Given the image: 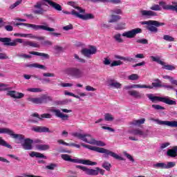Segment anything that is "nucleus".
<instances>
[{
    "instance_id": "1",
    "label": "nucleus",
    "mask_w": 177,
    "mask_h": 177,
    "mask_svg": "<svg viewBox=\"0 0 177 177\" xmlns=\"http://www.w3.org/2000/svg\"><path fill=\"white\" fill-rule=\"evenodd\" d=\"M0 133H6L13 139H19V140H24L21 146L24 150H32V143L34 140L30 138H25L23 134H16L13 130L8 128H0Z\"/></svg>"
},
{
    "instance_id": "2",
    "label": "nucleus",
    "mask_w": 177,
    "mask_h": 177,
    "mask_svg": "<svg viewBox=\"0 0 177 177\" xmlns=\"http://www.w3.org/2000/svg\"><path fill=\"white\" fill-rule=\"evenodd\" d=\"M0 42H3L4 46H17V44H22L23 46H31L32 48H39L38 43L30 41H23V39H15L10 37H0Z\"/></svg>"
},
{
    "instance_id": "3",
    "label": "nucleus",
    "mask_w": 177,
    "mask_h": 177,
    "mask_svg": "<svg viewBox=\"0 0 177 177\" xmlns=\"http://www.w3.org/2000/svg\"><path fill=\"white\" fill-rule=\"evenodd\" d=\"M73 136L75 138H77L82 142H85L86 143H88L89 145H96V146L104 147L106 146V144L100 140H96L95 138H92L91 134H82L81 133H74Z\"/></svg>"
},
{
    "instance_id": "4",
    "label": "nucleus",
    "mask_w": 177,
    "mask_h": 177,
    "mask_svg": "<svg viewBox=\"0 0 177 177\" xmlns=\"http://www.w3.org/2000/svg\"><path fill=\"white\" fill-rule=\"evenodd\" d=\"M147 97L152 103H158V102H162V103H165V104H169V106H176V101L169 99V97H160L156 96L153 94H147Z\"/></svg>"
},
{
    "instance_id": "5",
    "label": "nucleus",
    "mask_w": 177,
    "mask_h": 177,
    "mask_svg": "<svg viewBox=\"0 0 177 177\" xmlns=\"http://www.w3.org/2000/svg\"><path fill=\"white\" fill-rule=\"evenodd\" d=\"M76 168L82 169V171H84V172H85L86 175H90L91 176H97L99 174L103 176L106 172L104 169H100V167H95V169H89L85 166L76 165Z\"/></svg>"
},
{
    "instance_id": "6",
    "label": "nucleus",
    "mask_w": 177,
    "mask_h": 177,
    "mask_svg": "<svg viewBox=\"0 0 177 177\" xmlns=\"http://www.w3.org/2000/svg\"><path fill=\"white\" fill-rule=\"evenodd\" d=\"M66 74L72 78H76L77 80L84 77L85 73L81 68L77 67H70L66 69Z\"/></svg>"
},
{
    "instance_id": "7",
    "label": "nucleus",
    "mask_w": 177,
    "mask_h": 177,
    "mask_svg": "<svg viewBox=\"0 0 177 177\" xmlns=\"http://www.w3.org/2000/svg\"><path fill=\"white\" fill-rule=\"evenodd\" d=\"M142 24L147 25V30L151 31V32H158V28H157V27L165 26V23L154 20L142 21Z\"/></svg>"
},
{
    "instance_id": "8",
    "label": "nucleus",
    "mask_w": 177,
    "mask_h": 177,
    "mask_svg": "<svg viewBox=\"0 0 177 177\" xmlns=\"http://www.w3.org/2000/svg\"><path fill=\"white\" fill-rule=\"evenodd\" d=\"M62 160L64 161H68L69 162H74L76 164H83L84 165H97V162H92L89 160H84V159H73L70 157V156H62Z\"/></svg>"
},
{
    "instance_id": "9",
    "label": "nucleus",
    "mask_w": 177,
    "mask_h": 177,
    "mask_svg": "<svg viewBox=\"0 0 177 177\" xmlns=\"http://www.w3.org/2000/svg\"><path fill=\"white\" fill-rule=\"evenodd\" d=\"M81 146L85 147L86 149H88V150H92L93 151H97V153H102V154H106V156H118L117 153L104 148L93 147L92 145H88L84 143H82Z\"/></svg>"
},
{
    "instance_id": "10",
    "label": "nucleus",
    "mask_w": 177,
    "mask_h": 177,
    "mask_svg": "<svg viewBox=\"0 0 177 177\" xmlns=\"http://www.w3.org/2000/svg\"><path fill=\"white\" fill-rule=\"evenodd\" d=\"M28 102H32V103H34L35 104H46L48 103V102H53V98L50 95H43L40 97H36V98H28Z\"/></svg>"
},
{
    "instance_id": "11",
    "label": "nucleus",
    "mask_w": 177,
    "mask_h": 177,
    "mask_svg": "<svg viewBox=\"0 0 177 177\" xmlns=\"http://www.w3.org/2000/svg\"><path fill=\"white\" fill-rule=\"evenodd\" d=\"M26 27L32 28V30H35V31H38V30H44V31H49L50 32H53V31H55V28L44 25L26 24Z\"/></svg>"
},
{
    "instance_id": "12",
    "label": "nucleus",
    "mask_w": 177,
    "mask_h": 177,
    "mask_svg": "<svg viewBox=\"0 0 177 177\" xmlns=\"http://www.w3.org/2000/svg\"><path fill=\"white\" fill-rule=\"evenodd\" d=\"M151 59L152 62H156L158 64L163 66L162 68H165V70L173 71V70H175L176 68L174 65H169V64L165 65V62L161 61L159 57L151 56Z\"/></svg>"
},
{
    "instance_id": "13",
    "label": "nucleus",
    "mask_w": 177,
    "mask_h": 177,
    "mask_svg": "<svg viewBox=\"0 0 177 177\" xmlns=\"http://www.w3.org/2000/svg\"><path fill=\"white\" fill-rule=\"evenodd\" d=\"M96 52H97V49L93 46H91L90 48H83L81 50L82 55L88 59H91V55H95Z\"/></svg>"
},
{
    "instance_id": "14",
    "label": "nucleus",
    "mask_w": 177,
    "mask_h": 177,
    "mask_svg": "<svg viewBox=\"0 0 177 177\" xmlns=\"http://www.w3.org/2000/svg\"><path fill=\"white\" fill-rule=\"evenodd\" d=\"M140 32H142V29L137 28L131 30L123 32L122 34V36L125 37L126 38H135V37H136V35L140 34Z\"/></svg>"
},
{
    "instance_id": "15",
    "label": "nucleus",
    "mask_w": 177,
    "mask_h": 177,
    "mask_svg": "<svg viewBox=\"0 0 177 177\" xmlns=\"http://www.w3.org/2000/svg\"><path fill=\"white\" fill-rule=\"evenodd\" d=\"M155 121L158 125H165L166 127H170V128H177V121H164L158 119L155 120Z\"/></svg>"
},
{
    "instance_id": "16",
    "label": "nucleus",
    "mask_w": 177,
    "mask_h": 177,
    "mask_svg": "<svg viewBox=\"0 0 177 177\" xmlns=\"http://www.w3.org/2000/svg\"><path fill=\"white\" fill-rule=\"evenodd\" d=\"M51 113H54L55 115V117H57L58 118H61L62 121H68V115L62 113L60 110L59 109H50Z\"/></svg>"
},
{
    "instance_id": "17",
    "label": "nucleus",
    "mask_w": 177,
    "mask_h": 177,
    "mask_svg": "<svg viewBox=\"0 0 177 177\" xmlns=\"http://www.w3.org/2000/svg\"><path fill=\"white\" fill-rule=\"evenodd\" d=\"M31 131L37 132V133H50V130H49V128L46 127L35 126L31 128Z\"/></svg>"
},
{
    "instance_id": "18",
    "label": "nucleus",
    "mask_w": 177,
    "mask_h": 177,
    "mask_svg": "<svg viewBox=\"0 0 177 177\" xmlns=\"http://www.w3.org/2000/svg\"><path fill=\"white\" fill-rule=\"evenodd\" d=\"M159 5L162 7L164 10H172V12H177V3L175 6H172L167 4L165 1H160Z\"/></svg>"
},
{
    "instance_id": "19",
    "label": "nucleus",
    "mask_w": 177,
    "mask_h": 177,
    "mask_svg": "<svg viewBox=\"0 0 177 177\" xmlns=\"http://www.w3.org/2000/svg\"><path fill=\"white\" fill-rule=\"evenodd\" d=\"M81 12H73V15H75L76 17L78 19H82V20H91V19H95V16L93 14L88 13L86 15L80 14Z\"/></svg>"
},
{
    "instance_id": "20",
    "label": "nucleus",
    "mask_w": 177,
    "mask_h": 177,
    "mask_svg": "<svg viewBox=\"0 0 177 177\" xmlns=\"http://www.w3.org/2000/svg\"><path fill=\"white\" fill-rule=\"evenodd\" d=\"M140 14L142 17H147V19H150V17L157 16V12L152 10H142L140 11Z\"/></svg>"
},
{
    "instance_id": "21",
    "label": "nucleus",
    "mask_w": 177,
    "mask_h": 177,
    "mask_svg": "<svg viewBox=\"0 0 177 177\" xmlns=\"http://www.w3.org/2000/svg\"><path fill=\"white\" fill-rule=\"evenodd\" d=\"M162 82L159 79H155L151 86L146 85L145 88L153 89L154 88H162Z\"/></svg>"
},
{
    "instance_id": "22",
    "label": "nucleus",
    "mask_w": 177,
    "mask_h": 177,
    "mask_svg": "<svg viewBox=\"0 0 177 177\" xmlns=\"http://www.w3.org/2000/svg\"><path fill=\"white\" fill-rule=\"evenodd\" d=\"M7 95L13 97V99H22V97H24L23 93H18L16 91H9Z\"/></svg>"
},
{
    "instance_id": "23",
    "label": "nucleus",
    "mask_w": 177,
    "mask_h": 177,
    "mask_svg": "<svg viewBox=\"0 0 177 177\" xmlns=\"http://www.w3.org/2000/svg\"><path fill=\"white\" fill-rule=\"evenodd\" d=\"M35 9H39V10H33V13L35 15H44L45 12V10L42 8V3L40 2H37L36 5L34 6Z\"/></svg>"
},
{
    "instance_id": "24",
    "label": "nucleus",
    "mask_w": 177,
    "mask_h": 177,
    "mask_svg": "<svg viewBox=\"0 0 177 177\" xmlns=\"http://www.w3.org/2000/svg\"><path fill=\"white\" fill-rule=\"evenodd\" d=\"M44 2H47L50 6H52L53 9L57 10L58 12H62V6L57 3H55L50 0H43Z\"/></svg>"
},
{
    "instance_id": "25",
    "label": "nucleus",
    "mask_w": 177,
    "mask_h": 177,
    "mask_svg": "<svg viewBox=\"0 0 177 177\" xmlns=\"http://www.w3.org/2000/svg\"><path fill=\"white\" fill-rule=\"evenodd\" d=\"M25 67H29V68H39L40 70H46V66L39 64H26Z\"/></svg>"
},
{
    "instance_id": "26",
    "label": "nucleus",
    "mask_w": 177,
    "mask_h": 177,
    "mask_svg": "<svg viewBox=\"0 0 177 177\" xmlns=\"http://www.w3.org/2000/svg\"><path fill=\"white\" fill-rule=\"evenodd\" d=\"M32 117H35L38 118V120H44V118H52V115L50 113H44L39 115L38 113H32L31 115Z\"/></svg>"
},
{
    "instance_id": "27",
    "label": "nucleus",
    "mask_w": 177,
    "mask_h": 177,
    "mask_svg": "<svg viewBox=\"0 0 177 177\" xmlns=\"http://www.w3.org/2000/svg\"><path fill=\"white\" fill-rule=\"evenodd\" d=\"M132 135H136L138 136H143V138H147V134L145 133L143 131L139 129H136L133 130H131L130 132Z\"/></svg>"
},
{
    "instance_id": "28",
    "label": "nucleus",
    "mask_w": 177,
    "mask_h": 177,
    "mask_svg": "<svg viewBox=\"0 0 177 177\" xmlns=\"http://www.w3.org/2000/svg\"><path fill=\"white\" fill-rule=\"evenodd\" d=\"M145 121H146V119L145 118L133 120L132 122H130V125L131 127H140V125H142V124L145 122Z\"/></svg>"
},
{
    "instance_id": "29",
    "label": "nucleus",
    "mask_w": 177,
    "mask_h": 177,
    "mask_svg": "<svg viewBox=\"0 0 177 177\" xmlns=\"http://www.w3.org/2000/svg\"><path fill=\"white\" fill-rule=\"evenodd\" d=\"M68 5H70L71 6H73L74 9H76L77 11H76L77 13H82V15H85V10L82 9L80 6H75L74 1H69L68 2Z\"/></svg>"
},
{
    "instance_id": "30",
    "label": "nucleus",
    "mask_w": 177,
    "mask_h": 177,
    "mask_svg": "<svg viewBox=\"0 0 177 177\" xmlns=\"http://www.w3.org/2000/svg\"><path fill=\"white\" fill-rule=\"evenodd\" d=\"M109 86H110V88H115V89H121V84L120 82H115L113 80L109 81Z\"/></svg>"
},
{
    "instance_id": "31",
    "label": "nucleus",
    "mask_w": 177,
    "mask_h": 177,
    "mask_svg": "<svg viewBox=\"0 0 177 177\" xmlns=\"http://www.w3.org/2000/svg\"><path fill=\"white\" fill-rule=\"evenodd\" d=\"M128 93L129 95H130V96H133V97H136V99H142V97H143V95L139 93V91H129Z\"/></svg>"
},
{
    "instance_id": "32",
    "label": "nucleus",
    "mask_w": 177,
    "mask_h": 177,
    "mask_svg": "<svg viewBox=\"0 0 177 177\" xmlns=\"http://www.w3.org/2000/svg\"><path fill=\"white\" fill-rule=\"evenodd\" d=\"M30 55H34L35 56H40L41 57H44V59H49V54L44 53H38L35 51L29 52Z\"/></svg>"
},
{
    "instance_id": "33",
    "label": "nucleus",
    "mask_w": 177,
    "mask_h": 177,
    "mask_svg": "<svg viewBox=\"0 0 177 177\" xmlns=\"http://www.w3.org/2000/svg\"><path fill=\"white\" fill-rule=\"evenodd\" d=\"M115 59H119L120 60H123L124 62H135V59L131 57H122L120 55H115Z\"/></svg>"
},
{
    "instance_id": "34",
    "label": "nucleus",
    "mask_w": 177,
    "mask_h": 177,
    "mask_svg": "<svg viewBox=\"0 0 177 177\" xmlns=\"http://www.w3.org/2000/svg\"><path fill=\"white\" fill-rule=\"evenodd\" d=\"M120 20H121V16L112 14L108 23H117V21H120Z\"/></svg>"
},
{
    "instance_id": "35",
    "label": "nucleus",
    "mask_w": 177,
    "mask_h": 177,
    "mask_svg": "<svg viewBox=\"0 0 177 177\" xmlns=\"http://www.w3.org/2000/svg\"><path fill=\"white\" fill-rule=\"evenodd\" d=\"M111 167V164L107 161H104L102 164V167L104 168V169H106L108 172H110Z\"/></svg>"
},
{
    "instance_id": "36",
    "label": "nucleus",
    "mask_w": 177,
    "mask_h": 177,
    "mask_svg": "<svg viewBox=\"0 0 177 177\" xmlns=\"http://www.w3.org/2000/svg\"><path fill=\"white\" fill-rule=\"evenodd\" d=\"M0 146H3L4 147H6L7 149H13L12 145L10 144L7 143L5 140L2 139V138L0 137Z\"/></svg>"
},
{
    "instance_id": "37",
    "label": "nucleus",
    "mask_w": 177,
    "mask_h": 177,
    "mask_svg": "<svg viewBox=\"0 0 177 177\" xmlns=\"http://www.w3.org/2000/svg\"><path fill=\"white\" fill-rule=\"evenodd\" d=\"M36 149L37 150H41V151H45V150H49L50 149V147L48 145H39L36 146Z\"/></svg>"
},
{
    "instance_id": "38",
    "label": "nucleus",
    "mask_w": 177,
    "mask_h": 177,
    "mask_svg": "<svg viewBox=\"0 0 177 177\" xmlns=\"http://www.w3.org/2000/svg\"><path fill=\"white\" fill-rule=\"evenodd\" d=\"M114 28L115 30H125V23L124 22L118 23L114 26Z\"/></svg>"
},
{
    "instance_id": "39",
    "label": "nucleus",
    "mask_w": 177,
    "mask_h": 177,
    "mask_svg": "<svg viewBox=\"0 0 177 177\" xmlns=\"http://www.w3.org/2000/svg\"><path fill=\"white\" fill-rule=\"evenodd\" d=\"M35 157L39 164H45L44 160H46V156H35Z\"/></svg>"
},
{
    "instance_id": "40",
    "label": "nucleus",
    "mask_w": 177,
    "mask_h": 177,
    "mask_svg": "<svg viewBox=\"0 0 177 177\" xmlns=\"http://www.w3.org/2000/svg\"><path fill=\"white\" fill-rule=\"evenodd\" d=\"M113 39L116 42H118L119 44H122V42H124V39L121 38V35L120 33H118L113 36Z\"/></svg>"
},
{
    "instance_id": "41",
    "label": "nucleus",
    "mask_w": 177,
    "mask_h": 177,
    "mask_svg": "<svg viewBox=\"0 0 177 177\" xmlns=\"http://www.w3.org/2000/svg\"><path fill=\"white\" fill-rule=\"evenodd\" d=\"M151 107L152 109H154V110H156L157 111L165 110V107L158 104H152Z\"/></svg>"
},
{
    "instance_id": "42",
    "label": "nucleus",
    "mask_w": 177,
    "mask_h": 177,
    "mask_svg": "<svg viewBox=\"0 0 177 177\" xmlns=\"http://www.w3.org/2000/svg\"><path fill=\"white\" fill-rule=\"evenodd\" d=\"M104 120L105 121H114V117L112 116L111 113H105L104 114Z\"/></svg>"
},
{
    "instance_id": "43",
    "label": "nucleus",
    "mask_w": 177,
    "mask_h": 177,
    "mask_svg": "<svg viewBox=\"0 0 177 177\" xmlns=\"http://www.w3.org/2000/svg\"><path fill=\"white\" fill-rule=\"evenodd\" d=\"M150 10L153 12V10L156 12H158L161 10V7L158 4H153L152 6L150 7Z\"/></svg>"
},
{
    "instance_id": "44",
    "label": "nucleus",
    "mask_w": 177,
    "mask_h": 177,
    "mask_svg": "<svg viewBox=\"0 0 177 177\" xmlns=\"http://www.w3.org/2000/svg\"><path fill=\"white\" fill-rule=\"evenodd\" d=\"M163 39H165V41H167L168 42H174V41H175V38L168 35H165L163 36Z\"/></svg>"
},
{
    "instance_id": "45",
    "label": "nucleus",
    "mask_w": 177,
    "mask_h": 177,
    "mask_svg": "<svg viewBox=\"0 0 177 177\" xmlns=\"http://www.w3.org/2000/svg\"><path fill=\"white\" fill-rule=\"evenodd\" d=\"M176 165L175 162H168L167 164H165V169H169V168H174Z\"/></svg>"
},
{
    "instance_id": "46",
    "label": "nucleus",
    "mask_w": 177,
    "mask_h": 177,
    "mask_svg": "<svg viewBox=\"0 0 177 177\" xmlns=\"http://www.w3.org/2000/svg\"><path fill=\"white\" fill-rule=\"evenodd\" d=\"M111 13L112 15H122V10L120 8H116L113 10H111Z\"/></svg>"
},
{
    "instance_id": "47",
    "label": "nucleus",
    "mask_w": 177,
    "mask_h": 177,
    "mask_svg": "<svg viewBox=\"0 0 177 177\" xmlns=\"http://www.w3.org/2000/svg\"><path fill=\"white\" fill-rule=\"evenodd\" d=\"M154 168H161V169H165V163L160 162L153 165Z\"/></svg>"
},
{
    "instance_id": "48",
    "label": "nucleus",
    "mask_w": 177,
    "mask_h": 177,
    "mask_svg": "<svg viewBox=\"0 0 177 177\" xmlns=\"http://www.w3.org/2000/svg\"><path fill=\"white\" fill-rule=\"evenodd\" d=\"M122 64H124V62L118 60V61H113L111 64V67H115V66H121Z\"/></svg>"
},
{
    "instance_id": "49",
    "label": "nucleus",
    "mask_w": 177,
    "mask_h": 177,
    "mask_svg": "<svg viewBox=\"0 0 177 177\" xmlns=\"http://www.w3.org/2000/svg\"><path fill=\"white\" fill-rule=\"evenodd\" d=\"M129 80L131 81H136L137 80H139V75H138V74H132L129 76Z\"/></svg>"
},
{
    "instance_id": "50",
    "label": "nucleus",
    "mask_w": 177,
    "mask_h": 177,
    "mask_svg": "<svg viewBox=\"0 0 177 177\" xmlns=\"http://www.w3.org/2000/svg\"><path fill=\"white\" fill-rule=\"evenodd\" d=\"M28 92H33L35 93H37L38 92H42V89L39 88H28Z\"/></svg>"
},
{
    "instance_id": "51",
    "label": "nucleus",
    "mask_w": 177,
    "mask_h": 177,
    "mask_svg": "<svg viewBox=\"0 0 177 177\" xmlns=\"http://www.w3.org/2000/svg\"><path fill=\"white\" fill-rule=\"evenodd\" d=\"M137 44H142V45H147L149 41L147 39H138L136 41Z\"/></svg>"
},
{
    "instance_id": "52",
    "label": "nucleus",
    "mask_w": 177,
    "mask_h": 177,
    "mask_svg": "<svg viewBox=\"0 0 177 177\" xmlns=\"http://www.w3.org/2000/svg\"><path fill=\"white\" fill-rule=\"evenodd\" d=\"M57 153H68V154H71V151H67L64 149L63 147L58 148L57 149Z\"/></svg>"
},
{
    "instance_id": "53",
    "label": "nucleus",
    "mask_w": 177,
    "mask_h": 177,
    "mask_svg": "<svg viewBox=\"0 0 177 177\" xmlns=\"http://www.w3.org/2000/svg\"><path fill=\"white\" fill-rule=\"evenodd\" d=\"M21 1L22 0H17L15 3L10 6V9H15V8H17V6H19V5L21 3Z\"/></svg>"
},
{
    "instance_id": "54",
    "label": "nucleus",
    "mask_w": 177,
    "mask_h": 177,
    "mask_svg": "<svg viewBox=\"0 0 177 177\" xmlns=\"http://www.w3.org/2000/svg\"><path fill=\"white\" fill-rule=\"evenodd\" d=\"M135 88H146V84H132L131 89Z\"/></svg>"
},
{
    "instance_id": "55",
    "label": "nucleus",
    "mask_w": 177,
    "mask_h": 177,
    "mask_svg": "<svg viewBox=\"0 0 177 177\" xmlns=\"http://www.w3.org/2000/svg\"><path fill=\"white\" fill-rule=\"evenodd\" d=\"M54 49L56 53H60V52H63V47L59 46H55Z\"/></svg>"
},
{
    "instance_id": "56",
    "label": "nucleus",
    "mask_w": 177,
    "mask_h": 177,
    "mask_svg": "<svg viewBox=\"0 0 177 177\" xmlns=\"http://www.w3.org/2000/svg\"><path fill=\"white\" fill-rule=\"evenodd\" d=\"M74 57H75V59H77V60H78V62H80V63H86V61L84 59L80 58L78 55L75 54Z\"/></svg>"
},
{
    "instance_id": "57",
    "label": "nucleus",
    "mask_w": 177,
    "mask_h": 177,
    "mask_svg": "<svg viewBox=\"0 0 177 177\" xmlns=\"http://www.w3.org/2000/svg\"><path fill=\"white\" fill-rule=\"evenodd\" d=\"M62 28L64 31H68L69 30H73L74 27L73 26V24H69L66 26H64Z\"/></svg>"
},
{
    "instance_id": "58",
    "label": "nucleus",
    "mask_w": 177,
    "mask_h": 177,
    "mask_svg": "<svg viewBox=\"0 0 177 177\" xmlns=\"http://www.w3.org/2000/svg\"><path fill=\"white\" fill-rule=\"evenodd\" d=\"M41 45H44V46H52L53 43H52V41H50L49 40H46V41L41 42Z\"/></svg>"
},
{
    "instance_id": "59",
    "label": "nucleus",
    "mask_w": 177,
    "mask_h": 177,
    "mask_svg": "<svg viewBox=\"0 0 177 177\" xmlns=\"http://www.w3.org/2000/svg\"><path fill=\"white\" fill-rule=\"evenodd\" d=\"M59 86H62V88H67L68 86H73V84L71 83H62L58 84Z\"/></svg>"
},
{
    "instance_id": "60",
    "label": "nucleus",
    "mask_w": 177,
    "mask_h": 177,
    "mask_svg": "<svg viewBox=\"0 0 177 177\" xmlns=\"http://www.w3.org/2000/svg\"><path fill=\"white\" fill-rule=\"evenodd\" d=\"M56 167H57V165H56V164L51 163V164L47 165L46 168H47V169L53 170V169H55V168H56Z\"/></svg>"
},
{
    "instance_id": "61",
    "label": "nucleus",
    "mask_w": 177,
    "mask_h": 177,
    "mask_svg": "<svg viewBox=\"0 0 177 177\" xmlns=\"http://www.w3.org/2000/svg\"><path fill=\"white\" fill-rule=\"evenodd\" d=\"M86 91H87L88 92H95V91H96V88L91 86H86L85 87Z\"/></svg>"
},
{
    "instance_id": "62",
    "label": "nucleus",
    "mask_w": 177,
    "mask_h": 177,
    "mask_svg": "<svg viewBox=\"0 0 177 177\" xmlns=\"http://www.w3.org/2000/svg\"><path fill=\"white\" fill-rule=\"evenodd\" d=\"M102 129H105L107 131H109L110 132H115V130L111 127H106V126H102Z\"/></svg>"
},
{
    "instance_id": "63",
    "label": "nucleus",
    "mask_w": 177,
    "mask_h": 177,
    "mask_svg": "<svg viewBox=\"0 0 177 177\" xmlns=\"http://www.w3.org/2000/svg\"><path fill=\"white\" fill-rule=\"evenodd\" d=\"M9 57L6 55V54L0 53V60H5V59H8Z\"/></svg>"
},
{
    "instance_id": "64",
    "label": "nucleus",
    "mask_w": 177,
    "mask_h": 177,
    "mask_svg": "<svg viewBox=\"0 0 177 177\" xmlns=\"http://www.w3.org/2000/svg\"><path fill=\"white\" fill-rule=\"evenodd\" d=\"M43 77H55V73H43Z\"/></svg>"
}]
</instances>
